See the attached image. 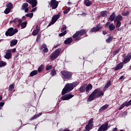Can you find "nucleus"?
<instances>
[{
  "label": "nucleus",
  "instance_id": "79ce46f5",
  "mask_svg": "<svg viewBox=\"0 0 131 131\" xmlns=\"http://www.w3.org/2000/svg\"><path fill=\"white\" fill-rule=\"evenodd\" d=\"M116 22H117L116 25V28H119V27L120 26H121V22L120 21H117Z\"/></svg>",
  "mask_w": 131,
  "mask_h": 131
},
{
  "label": "nucleus",
  "instance_id": "7ed1b4c3",
  "mask_svg": "<svg viewBox=\"0 0 131 131\" xmlns=\"http://www.w3.org/2000/svg\"><path fill=\"white\" fill-rule=\"evenodd\" d=\"M62 78L67 79V80H71L72 79V72H68L67 71H62L60 72Z\"/></svg>",
  "mask_w": 131,
  "mask_h": 131
},
{
  "label": "nucleus",
  "instance_id": "6ab92c4d",
  "mask_svg": "<svg viewBox=\"0 0 131 131\" xmlns=\"http://www.w3.org/2000/svg\"><path fill=\"white\" fill-rule=\"evenodd\" d=\"M122 16H121V15L120 14H118L117 16H116L115 20H114V22H116L117 21H122Z\"/></svg>",
  "mask_w": 131,
  "mask_h": 131
},
{
  "label": "nucleus",
  "instance_id": "f8f14e48",
  "mask_svg": "<svg viewBox=\"0 0 131 131\" xmlns=\"http://www.w3.org/2000/svg\"><path fill=\"white\" fill-rule=\"evenodd\" d=\"M26 2L32 5V8H35L37 6V1L36 0H26Z\"/></svg>",
  "mask_w": 131,
  "mask_h": 131
},
{
  "label": "nucleus",
  "instance_id": "864d4df0",
  "mask_svg": "<svg viewBox=\"0 0 131 131\" xmlns=\"http://www.w3.org/2000/svg\"><path fill=\"white\" fill-rule=\"evenodd\" d=\"M37 31H38L39 32V30H40V27L38 26V25L36 26V29Z\"/></svg>",
  "mask_w": 131,
  "mask_h": 131
},
{
  "label": "nucleus",
  "instance_id": "052dcab7",
  "mask_svg": "<svg viewBox=\"0 0 131 131\" xmlns=\"http://www.w3.org/2000/svg\"><path fill=\"white\" fill-rule=\"evenodd\" d=\"M59 46H60V45L57 43L55 46H54V48L56 49V48H58V47H59Z\"/></svg>",
  "mask_w": 131,
  "mask_h": 131
},
{
  "label": "nucleus",
  "instance_id": "69168bd1",
  "mask_svg": "<svg viewBox=\"0 0 131 131\" xmlns=\"http://www.w3.org/2000/svg\"><path fill=\"white\" fill-rule=\"evenodd\" d=\"M12 53H15V52H16V48L12 49Z\"/></svg>",
  "mask_w": 131,
  "mask_h": 131
},
{
  "label": "nucleus",
  "instance_id": "bf43d9fd",
  "mask_svg": "<svg viewBox=\"0 0 131 131\" xmlns=\"http://www.w3.org/2000/svg\"><path fill=\"white\" fill-rule=\"evenodd\" d=\"M36 10H37V8L35 7V8H33L31 10V12L32 13L33 12H35V11H36Z\"/></svg>",
  "mask_w": 131,
  "mask_h": 131
},
{
  "label": "nucleus",
  "instance_id": "ea45409f",
  "mask_svg": "<svg viewBox=\"0 0 131 131\" xmlns=\"http://www.w3.org/2000/svg\"><path fill=\"white\" fill-rule=\"evenodd\" d=\"M27 26V22H23L21 24V27L23 29H24Z\"/></svg>",
  "mask_w": 131,
  "mask_h": 131
},
{
  "label": "nucleus",
  "instance_id": "7c9ffc66",
  "mask_svg": "<svg viewBox=\"0 0 131 131\" xmlns=\"http://www.w3.org/2000/svg\"><path fill=\"white\" fill-rule=\"evenodd\" d=\"M113 40V37L112 36H110L106 40V41L107 43H110Z\"/></svg>",
  "mask_w": 131,
  "mask_h": 131
},
{
  "label": "nucleus",
  "instance_id": "dca6fc26",
  "mask_svg": "<svg viewBox=\"0 0 131 131\" xmlns=\"http://www.w3.org/2000/svg\"><path fill=\"white\" fill-rule=\"evenodd\" d=\"M123 62H120L117 64V66L115 68V71H117V70H119L120 69H122L124 66Z\"/></svg>",
  "mask_w": 131,
  "mask_h": 131
},
{
  "label": "nucleus",
  "instance_id": "2eb2a0df",
  "mask_svg": "<svg viewBox=\"0 0 131 131\" xmlns=\"http://www.w3.org/2000/svg\"><path fill=\"white\" fill-rule=\"evenodd\" d=\"M85 88H86V94H87V95H89V93H90V91H92V89H93V85H92L91 83L89 84L88 85L85 84Z\"/></svg>",
  "mask_w": 131,
  "mask_h": 131
},
{
  "label": "nucleus",
  "instance_id": "aec40b11",
  "mask_svg": "<svg viewBox=\"0 0 131 131\" xmlns=\"http://www.w3.org/2000/svg\"><path fill=\"white\" fill-rule=\"evenodd\" d=\"M18 43V40L17 39H13L10 41V47H14Z\"/></svg>",
  "mask_w": 131,
  "mask_h": 131
},
{
  "label": "nucleus",
  "instance_id": "9b49d317",
  "mask_svg": "<svg viewBox=\"0 0 131 131\" xmlns=\"http://www.w3.org/2000/svg\"><path fill=\"white\" fill-rule=\"evenodd\" d=\"M131 59V53H128L127 55L124 57V60L123 61V64H126V63H128L130 61Z\"/></svg>",
  "mask_w": 131,
  "mask_h": 131
},
{
  "label": "nucleus",
  "instance_id": "5701e85b",
  "mask_svg": "<svg viewBox=\"0 0 131 131\" xmlns=\"http://www.w3.org/2000/svg\"><path fill=\"white\" fill-rule=\"evenodd\" d=\"M42 115V113H40L38 114L37 115H36L34 116L33 117H31V119H30V120H33L34 119H36V118H38L39 116Z\"/></svg>",
  "mask_w": 131,
  "mask_h": 131
},
{
  "label": "nucleus",
  "instance_id": "393cba45",
  "mask_svg": "<svg viewBox=\"0 0 131 131\" xmlns=\"http://www.w3.org/2000/svg\"><path fill=\"white\" fill-rule=\"evenodd\" d=\"M45 69V65L43 64H41L38 68V72L40 73L42 70Z\"/></svg>",
  "mask_w": 131,
  "mask_h": 131
},
{
  "label": "nucleus",
  "instance_id": "1a4fd4ad",
  "mask_svg": "<svg viewBox=\"0 0 131 131\" xmlns=\"http://www.w3.org/2000/svg\"><path fill=\"white\" fill-rule=\"evenodd\" d=\"M93 120V118H91L89 120L88 124L85 127V129L91 130L93 128V127H94V124H93V122H94Z\"/></svg>",
  "mask_w": 131,
  "mask_h": 131
},
{
  "label": "nucleus",
  "instance_id": "c85d7f7f",
  "mask_svg": "<svg viewBox=\"0 0 131 131\" xmlns=\"http://www.w3.org/2000/svg\"><path fill=\"white\" fill-rule=\"evenodd\" d=\"M108 28H109L110 31H113V30H114V29H115V26H114V25L113 24H111L108 26Z\"/></svg>",
  "mask_w": 131,
  "mask_h": 131
},
{
  "label": "nucleus",
  "instance_id": "5fc2aeb1",
  "mask_svg": "<svg viewBox=\"0 0 131 131\" xmlns=\"http://www.w3.org/2000/svg\"><path fill=\"white\" fill-rule=\"evenodd\" d=\"M5 105V102L3 101L0 102V110L2 109V107Z\"/></svg>",
  "mask_w": 131,
  "mask_h": 131
},
{
  "label": "nucleus",
  "instance_id": "bb28decb",
  "mask_svg": "<svg viewBox=\"0 0 131 131\" xmlns=\"http://www.w3.org/2000/svg\"><path fill=\"white\" fill-rule=\"evenodd\" d=\"M99 92H98L99 93L96 95V98H100V97H102V96H104V92L101 91V90H100V89H99Z\"/></svg>",
  "mask_w": 131,
  "mask_h": 131
},
{
  "label": "nucleus",
  "instance_id": "3c124183",
  "mask_svg": "<svg viewBox=\"0 0 131 131\" xmlns=\"http://www.w3.org/2000/svg\"><path fill=\"white\" fill-rule=\"evenodd\" d=\"M125 106V104L124 103H122V104L120 106V107L119 108V110H121L122 109H123V108H124V106Z\"/></svg>",
  "mask_w": 131,
  "mask_h": 131
},
{
  "label": "nucleus",
  "instance_id": "f03ea898",
  "mask_svg": "<svg viewBox=\"0 0 131 131\" xmlns=\"http://www.w3.org/2000/svg\"><path fill=\"white\" fill-rule=\"evenodd\" d=\"M88 31L85 29H81L80 31H76V33L73 35V38H75L74 41H77L81 39V36L85 34Z\"/></svg>",
  "mask_w": 131,
  "mask_h": 131
},
{
  "label": "nucleus",
  "instance_id": "680f3d73",
  "mask_svg": "<svg viewBox=\"0 0 131 131\" xmlns=\"http://www.w3.org/2000/svg\"><path fill=\"white\" fill-rule=\"evenodd\" d=\"M24 10H25V13H27L28 11H29V9H28V8H25Z\"/></svg>",
  "mask_w": 131,
  "mask_h": 131
},
{
  "label": "nucleus",
  "instance_id": "20e7f679",
  "mask_svg": "<svg viewBox=\"0 0 131 131\" xmlns=\"http://www.w3.org/2000/svg\"><path fill=\"white\" fill-rule=\"evenodd\" d=\"M18 32V29L11 27L9 28L7 31L5 32V35L6 36H13L15 35L16 33Z\"/></svg>",
  "mask_w": 131,
  "mask_h": 131
},
{
  "label": "nucleus",
  "instance_id": "09e8293b",
  "mask_svg": "<svg viewBox=\"0 0 131 131\" xmlns=\"http://www.w3.org/2000/svg\"><path fill=\"white\" fill-rule=\"evenodd\" d=\"M26 17H30V18H32L33 17V13H28L26 15Z\"/></svg>",
  "mask_w": 131,
  "mask_h": 131
},
{
  "label": "nucleus",
  "instance_id": "13d9d810",
  "mask_svg": "<svg viewBox=\"0 0 131 131\" xmlns=\"http://www.w3.org/2000/svg\"><path fill=\"white\" fill-rule=\"evenodd\" d=\"M124 29V27H121L119 28L118 29V31H121V30H122V29Z\"/></svg>",
  "mask_w": 131,
  "mask_h": 131
},
{
  "label": "nucleus",
  "instance_id": "0e129e2a",
  "mask_svg": "<svg viewBox=\"0 0 131 131\" xmlns=\"http://www.w3.org/2000/svg\"><path fill=\"white\" fill-rule=\"evenodd\" d=\"M17 21H18V23L20 24H21V23H22V20L21 19H17Z\"/></svg>",
  "mask_w": 131,
  "mask_h": 131
},
{
  "label": "nucleus",
  "instance_id": "49530a36",
  "mask_svg": "<svg viewBox=\"0 0 131 131\" xmlns=\"http://www.w3.org/2000/svg\"><path fill=\"white\" fill-rule=\"evenodd\" d=\"M52 68H53L52 66H46V70L47 71H49V70H51V69H52Z\"/></svg>",
  "mask_w": 131,
  "mask_h": 131
},
{
  "label": "nucleus",
  "instance_id": "412c9836",
  "mask_svg": "<svg viewBox=\"0 0 131 131\" xmlns=\"http://www.w3.org/2000/svg\"><path fill=\"white\" fill-rule=\"evenodd\" d=\"M86 91L85 84H84L82 86H81L79 88V92L80 93H84Z\"/></svg>",
  "mask_w": 131,
  "mask_h": 131
},
{
  "label": "nucleus",
  "instance_id": "a878e982",
  "mask_svg": "<svg viewBox=\"0 0 131 131\" xmlns=\"http://www.w3.org/2000/svg\"><path fill=\"white\" fill-rule=\"evenodd\" d=\"M100 30V29L98 28V27H95L91 29L90 30V32H97Z\"/></svg>",
  "mask_w": 131,
  "mask_h": 131
},
{
  "label": "nucleus",
  "instance_id": "6e6552de",
  "mask_svg": "<svg viewBox=\"0 0 131 131\" xmlns=\"http://www.w3.org/2000/svg\"><path fill=\"white\" fill-rule=\"evenodd\" d=\"M49 5L52 10H56L58 8V6H59V2L56 0H51Z\"/></svg>",
  "mask_w": 131,
  "mask_h": 131
},
{
  "label": "nucleus",
  "instance_id": "c756f323",
  "mask_svg": "<svg viewBox=\"0 0 131 131\" xmlns=\"http://www.w3.org/2000/svg\"><path fill=\"white\" fill-rule=\"evenodd\" d=\"M111 80H109L106 84V85L104 86V89L105 90H107V89H108L109 88V86H110V85H111Z\"/></svg>",
  "mask_w": 131,
  "mask_h": 131
},
{
  "label": "nucleus",
  "instance_id": "72a5a7b5",
  "mask_svg": "<svg viewBox=\"0 0 131 131\" xmlns=\"http://www.w3.org/2000/svg\"><path fill=\"white\" fill-rule=\"evenodd\" d=\"M14 89H15V84H12L10 85L8 91L11 92L13 90H14Z\"/></svg>",
  "mask_w": 131,
  "mask_h": 131
},
{
  "label": "nucleus",
  "instance_id": "58836bf2",
  "mask_svg": "<svg viewBox=\"0 0 131 131\" xmlns=\"http://www.w3.org/2000/svg\"><path fill=\"white\" fill-rule=\"evenodd\" d=\"M102 17H107V11H103L100 13Z\"/></svg>",
  "mask_w": 131,
  "mask_h": 131
},
{
  "label": "nucleus",
  "instance_id": "423d86ee",
  "mask_svg": "<svg viewBox=\"0 0 131 131\" xmlns=\"http://www.w3.org/2000/svg\"><path fill=\"white\" fill-rule=\"evenodd\" d=\"M99 92V89H96L89 96L87 102H92V101H94L95 99L96 98V96L97 94H98Z\"/></svg>",
  "mask_w": 131,
  "mask_h": 131
},
{
  "label": "nucleus",
  "instance_id": "f257e3e1",
  "mask_svg": "<svg viewBox=\"0 0 131 131\" xmlns=\"http://www.w3.org/2000/svg\"><path fill=\"white\" fill-rule=\"evenodd\" d=\"M78 84H79V82L78 81H75L71 83H67L65 85L64 88L62 89L61 95L63 96L60 98V99L62 100V101H67L68 100H70V99L73 98L74 95L71 94H67V93H69V92H71V91H72L75 86H77Z\"/></svg>",
  "mask_w": 131,
  "mask_h": 131
},
{
  "label": "nucleus",
  "instance_id": "37998d69",
  "mask_svg": "<svg viewBox=\"0 0 131 131\" xmlns=\"http://www.w3.org/2000/svg\"><path fill=\"white\" fill-rule=\"evenodd\" d=\"M121 15L122 16H128L129 15V11H127L125 12H122Z\"/></svg>",
  "mask_w": 131,
  "mask_h": 131
},
{
  "label": "nucleus",
  "instance_id": "4468645a",
  "mask_svg": "<svg viewBox=\"0 0 131 131\" xmlns=\"http://www.w3.org/2000/svg\"><path fill=\"white\" fill-rule=\"evenodd\" d=\"M40 51H42L43 53H48L49 52V49L47 47V45L43 43L40 48Z\"/></svg>",
  "mask_w": 131,
  "mask_h": 131
},
{
  "label": "nucleus",
  "instance_id": "c03bdc74",
  "mask_svg": "<svg viewBox=\"0 0 131 131\" xmlns=\"http://www.w3.org/2000/svg\"><path fill=\"white\" fill-rule=\"evenodd\" d=\"M17 21H18V18H16L14 20H10L9 23L10 24H12V23H14V24H16Z\"/></svg>",
  "mask_w": 131,
  "mask_h": 131
},
{
  "label": "nucleus",
  "instance_id": "a211bd4d",
  "mask_svg": "<svg viewBox=\"0 0 131 131\" xmlns=\"http://www.w3.org/2000/svg\"><path fill=\"white\" fill-rule=\"evenodd\" d=\"M116 16L115 12H113L109 17L108 21H111V22L114 21V20H115Z\"/></svg>",
  "mask_w": 131,
  "mask_h": 131
},
{
  "label": "nucleus",
  "instance_id": "774afa93",
  "mask_svg": "<svg viewBox=\"0 0 131 131\" xmlns=\"http://www.w3.org/2000/svg\"><path fill=\"white\" fill-rule=\"evenodd\" d=\"M63 131H70V130L68 128H65Z\"/></svg>",
  "mask_w": 131,
  "mask_h": 131
},
{
  "label": "nucleus",
  "instance_id": "4d7b16f0",
  "mask_svg": "<svg viewBox=\"0 0 131 131\" xmlns=\"http://www.w3.org/2000/svg\"><path fill=\"white\" fill-rule=\"evenodd\" d=\"M110 25H111L110 21H108L105 24V27H108V26H110Z\"/></svg>",
  "mask_w": 131,
  "mask_h": 131
},
{
  "label": "nucleus",
  "instance_id": "ddd939ff",
  "mask_svg": "<svg viewBox=\"0 0 131 131\" xmlns=\"http://www.w3.org/2000/svg\"><path fill=\"white\" fill-rule=\"evenodd\" d=\"M4 58L5 59H7V60H9V59H11L12 58V50H8V51H7Z\"/></svg>",
  "mask_w": 131,
  "mask_h": 131
},
{
  "label": "nucleus",
  "instance_id": "f3484780",
  "mask_svg": "<svg viewBox=\"0 0 131 131\" xmlns=\"http://www.w3.org/2000/svg\"><path fill=\"white\" fill-rule=\"evenodd\" d=\"M72 41H73V39L72 37H70L64 40V45H69L72 43Z\"/></svg>",
  "mask_w": 131,
  "mask_h": 131
},
{
  "label": "nucleus",
  "instance_id": "8fccbe9b",
  "mask_svg": "<svg viewBox=\"0 0 131 131\" xmlns=\"http://www.w3.org/2000/svg\"><path fill=\"white\" fill-rule=\"evenodd\" d=\"M69 11H70V7L63 11V14H68V13H69Z\"/></svg>",
  "mask_w": 131,
  "mask_h": 131
},
{
  "label": "nucleus",
  "instance_id": "a19ab883",
  "mask_svg": "<svg viewBox=\"0 0 131 131\" xmlns=\"http://www.w3.org/2000/svg\"><path fill=\"white\" fill-rule=\"evenodd\" d=\"M12 10L7 8L4 11V13L5 14H6V15H8V14H9V13H10V12H11Z\"/></svg>",
  "mask_w": 131,
  "mask_h": 131
},
{
  "label": "nucleus",
  "instance_id": "0eeeda50",
  "mask_svg": "<svg viewBox=\"0 0 131 131\" xmlns=\"http://www.w3.org/2000/svg\"><path fill=\"white\" fill-rule=\"evenodd\" d=\"M61 16V13H58L57 14L54 15L52 18L51 21L49 23L48 25V26H51V25H53V24H55L56 22H57V20L58 19L60 18V17Z\"/></svg>",
  "mask_w": 131,
  "mask_h": 131
},
{
  "label": "nucleus",
  "instance_id": "39448f33",
  "mask_svg": "<svg viewBox=\"0 0 131 131\" xmlns=\"http://www.w3.org/2000/svg\"><path fill=\"white\" fill-rule=\"evenodd\" d=\"M61 49H57L54 52H53L50 55V59L51 61H54L57 59L60 56L61 54Z\"/></svg>",
  "mask_w": 131,
  "mask_h": 131
},
{
  "label": "nucleus",
  "instance_id": "603ef678",
  "mask_svg": "<svg viewBox=\"0 0 131 131\" xmlns=\"http://www.w3.org/2000/svg\"><path fill=\"white\" fill-rule=\"evenodd\" d=\"M41 37V35H40V34H38L37 35L36 41H38V40L40 39Z\"/></svg>",
  "mask_w": 131,
  "mask_h": 131
},
{
  "label": "nucleus",
  "instance_id": "cd10ccee",
  "mask_svg": "<svg viewBox=\"0 0 131 131\" xmlns=\"http://www.w3.org/2000/svg\"><path fill=\"white\" fill-rule=\"evenodd\" d=\"M6 7L7 8L12 10V9H13V4H12L11 2H9L6 4Z\"/></svg>",
  "mask_w": 131,
  "mask_h": 131
},
{
  "label": "nucleus",
  "instance_id": "de8ad7c7",
  "mask_svg": "<svg viewBox=\"0 0 131 131\" xmlns=\"http://www.w3.org/2000/svg\"><path fill=\"white\" fill-rule=\"evenodd\" d=\"M38 32H38V31H36V30H35L32 32V35L34 36H35V35H37V34H38Z\"/></svg>",
  "mask_w": 131,
  "mask_h": 131
},
{
  "label": "nucleus",
  "instance_id": "6e6d98bb",
  "mask_svg": "<svg viewBox=\"0 0 131 131\" xmlns=\"http://www.w3.org/2000/svg\"><path fill=\"white\" fill-rule=\"evenodd\" d=\"M96 27H98V28L100 30V29H102V27L101 26L100 24H99L97 25Z\"/></svg>",
  "mask_w": 131,
  "mask_h": 131
},
{
  "label": "nucleus",
  "instance_id": "b1692460",
  "mask_svg": "<svg viewBox=\"0 0 131 131\" xmlns=\"http://www.w3.org/2000/svg\"><path fill=\"white\" fill-rule=\"evenodd\" d=\"M84 4L86 7H90L92 5V2L90 1V0H85Z\"/></svg>",
  "mask_w": 131,
  "mask_h": 131
},
{
  "label": "nucleus",
  "instance_id": "c9c22d12",
  "mask_svg": "<svg viewBox=\"0 0 131 131\" xmlns=\"http://www.w3.org/2000/svg\"><path fill=\"white\" fill-rule=\"evenodd\" d=\"M36 74H37V70H34L30 73V76H34V75H36Z\"/></svg>",
  "mask_w": 131,
  "mask_h": 131
},
{
  "label": "nucleus",
  "instance_id": "f704fd0d",
  "mask_svg": "<svg viewBox=\"0 0 131 131\" xmlns=\"http://www.w3.org/2000/svg\"><path fill=\"white\" fill-rule=\"evenodd\" d=\"M121 50V47H120L116 51H114L113 52V56H116V55H117L119 53V51Z\"/></svg>",
  "mask_w": 131,
  "mask_h": 131
},
{
  "label": "nucleus",
  "instance_id": "9d476101",
  "mask_svg": "<svg viewBox=\"0 0 131 131\" xmlns=\"http://www.w3.org/2000/svg\"><path fill=\"white\" fill-rule=\"evenodd\" d=\"M108 128H109V127L108 126V122H106L105 124L101 125L98 128V131H106Z\"/></svg>",
  "mask_w": 131,
  "mask_h": 131
},
{
  "label": "nucleus",
  "instance_id": "e433bc0d",
  "mask_svg": "<svg viewBox=\"0 0 131 131\" xmlns=\"http://www.w3.org/2000/svg\"><path fill=\"white\" fill-rule=\"evenodd\" d=\"M66 34H67V31L64 30L63 32H61V33L59 34V36H60V37H62V36L66 35Z\"/></svg>",
  "mask_w": 131,
  "mask_h": 131
},
{
  "label": "nucleus",
  "instance_id": "e2e57ef3",
  "mask_svg": "<svg viewBox=\"0 0 131 131\" xmlns=\"http://www.w3.org/2000/svg\"><path fill=\"white\" fill-rule=\"evenodd\" d=\"M102 34H103V35H105V34H107V31H102Z\"/></svg>",
  "mask_w": 131,
  "mask_h": 131
},
{
  "label": "nucleus",
  "instance_id": "4be33fe9",
  "mask_svg": "<svg viewBox=\"0 0 131 131\" xmlns=\"http://www.w3.org/2000/svg\"><path fill=\"white\" fill-rule=\"evenodd\" d=\"M109 105L105 104L103 106H102L100 109H99V112H103L104 110H105L106 108H108Z\"/></svg>",
  "mask_w": 131,
  "mask_h": 131
},
{
  "label": "nucleus",
  "instance_id": "a18cd8bd",
  "mask_svg": "<svg viewBox=\"0 0 131 131\" xmlns=\"http://www.w3.org/2000/svg\"><path fill=\"white\" fill-rule=\"evenodd\" d=\"M62 28H61V32H64V31L66 30V29H67V27H66V25H63L62 26Z\"/></svg>",
  "mask_w": 131,
  "mask_h": 131
},
{
  "label": "nucleus",
  "instance_id": "473e14b6",
  "mask_svg": "<svg viewBox=\"0 0 131 131\" xmlns=\"http://www.w3.org/2000/svg\"><path fill=\"white\" fill-rule=\"evenodd\" d=\"M27 7H28V3H25L23 4L20 10H25V9L27 8Z\"/></svg>",
  "mask_w": 131,
  "mask_h": 131
},
{
  "label": "nucleus",
  "instance_id": "338daca9",
  "mask_svg": "<svg viewBox=\"0 0 131 131\" xmlns=\"http://www.w3.org/2000/svg\"><path fill=\"white\" fill-rule=\"evenodd\" d=\"M113 131H118L117 127H115L113 129Z\"/></svg>",
  "mask_w": 131,
  "mask_h": 131
},
{
  "label": "nucleus",
  "instance_id": "2f4dec72",
  "mask_svg": "<svg viewBox=\"0 0 131 131\" xmlns=\"http://www.w3.org/2000/svg\"><path fill=\"white\" fill-rule=\"evenodd\" d=\"M50 74L52 75V76H55V75H57V72L56 71V69H53L51 70Z\"/></svg>",
  "mask_w": 131,
  "mask_h": 131
},
{
  "label": "nucleus",
  "instance_id": "4c0bfd02",
  "mask_svg": "<svg viewBox=\"0 0 131 131\" xmlns=\"http://www.w3.org/2000/svg\"><path fill=\"white\" fill-rule=\"evenodd\" d=\"M7 66V62L4 61H0V68L4 67Z\"/></svg>",
  "mask_w": 131,
  "mask_h": 131
}]
</instances>
